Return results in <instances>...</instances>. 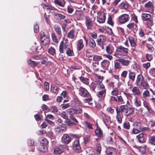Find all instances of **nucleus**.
<instances>
[{
    "instance_id": "f257e3e1",
    "label": "nucleus",
    "mask_w": 155,
    "mask_h": 155,
    "mask_svg": "<svg viewBox=\"0 0 155 155\" xmlns=\"http://www.w3.org/2000/svg\"><path fill=\"white\" fill-rule=\"evenodd\" d=\"M135 84L139 87H143L144 89H147L149 87L147 82L145 80L143 76L141 74L137 76Z\"/></svg>"
},
{
    "instance_id": "f03ea898",
    "label": "nucleus",
    "mask_w": 155,
    "mask_h": 155,
    "mask_svg": "<svg viewBox=\"0 0 155 155\" xmlns=\"http://www.w3.org/2000/svg\"><path fill=\"white\" fill-rule=\"evenodd\" d=\"M82 109L81 108L75 109L69 108L67 110V113L69 115V117L71 120L76 123H78V121L74 116V115L80 114L82 112Z\"/></svg>"
},
{
    "instance_id": "7ed1b4c3",
    "label": "nucleus",
    "mask_w": 155,
    "mask_h": 155,
    "mask_svg": "<svg viewBox=\"0 0 155 155\" xmlns=\"http://www.w3.org/2000/svg\"><path fill=\"white\" fill-rule=\"evenodd\" d=\"M120 107L121 111L124 113L125 116L130 115L134 111L132 108L128 107L127 105H121Z\"/></svg>"
},
{
    "instance_id": "20e7f679",
    "label": "nucleus",
    "mask_w": 155,
    "mask_h": 155,
    "mask_svg": "<svg viewBox=\"0 0 155 155\" xmlns=\"http://www.w3.org/2000/svg\"><path fill=\"white\" fill-rule=\"evenodd\" d=\"M69 44L70 43L67 39H66L65 42H64L63 41H61L59 47V51L60 53H64V49L66 50L69 48Z\"/></svg>"
},
{
    "instance_id": "39448f33",
    "label": "nucleus",
    "mask_w": 155,
    "mask_h": 155,
    "mask_svg": "<svg viewBox=\"0 0 155 155\" xmlns=\"http://www.w3.org/2000/svg\"><path fill=\"white\" fill-rule=\"evenodd\" d=\"M73 149L76 152L80 153L81 152L79 140L76 139L72 143Z\"/></svg>"
},
{
    "instance_id": "423d86ee",
    "label": "nucleus",
    "mask_w": 155,
    "mask_h": 155,
    "mask_svg": "<svg viewBox=\"0 0 155 155\" xmlns=\"http://www.w3.org/2000/svg\"><path fill=\"white\" fill-rule=\"evenodd\" d=\"M130 19V16L128 14H124L119 17L118 21L120 24H122L127 22Z\"/></svg>"
},
{
    "instance_id": "0eeeda50",
    "label": "nucleus",
    "mask_w": 155,
    "mask_h": 155,
    "mask_svg": "<svg viewBox=\"0 0 155 155\" xmlns=\"http://www.w3.org/2000/svg\"><path fill=\"white\" fill-rule=\"evenodd\" d=\"M72 139L69 134H64L61 138L62 143L66 144H69L71 141Z\"/></svg>"
},
{
    "instance_id": "6e6552de",
    "label": "nucleus",
    "mask_w": 155,
    "mask_h": 155,
    "mask_svg": "<svg viewBox=\"0 0 155 155\" xmlns=\"http://www.w3.org/2000/svg\"><path fill=\"white\" fill-rule=\"evenodd\" d=\"M130 57L127 56V57L124 58H120L118 59V61H120L122 65L123 66H128L131 60Z\"/></svg>"
},
{
    "instance_id": "1a4fd4ad",
    "label": "nucleus",
    "mask_w": 155,
    "mask_h": 155,
    "mask_svg": "<svg viewBox=\"0 0 155 155\" xmlns=\"http://www.w3.org/2000/svg\"><path fill=\"white\" fill-rule=\"evenodd\" d=\"M97 88L98 91L97 92L98 93L97 96H98L99 97H100L105 92L106 90L104 85L102 83H100L99 84H97Z\"/></svg>"
},
{
    "instance_id": "9d476101",
    "label": "nucleus",
    "mask_w": 155,
    "mask_h": 155,
    "mask_svg": "<svg viewBox=\"0 0 155 155\" xmlns=\"http://www.w3.org/2000/svg\"><path fill=\"white\" fill-rule=\"evenodd\" d=\"M79 94L83 97H89L90 96L89 93L87 90L81 86L79 87Z\"/></svg>"
},
{
    "instance_id": "9b49d317",
    "label": "nucleus",
    "mask_w": 155,
    "mask_h": 155,
    "mask_svg": "<svg viewBox=\"0 0 155 155\" xmlns=\"http://www.w3.org/2000/svg\"><path fill=\"white\" fill-rule=\"evenodd\" d=\"M106 16L103 12H99L97 13V22L99 23H103L105 20Z\"/></svg>"
},
{
    "instance_id": "f8f14e48",
    "label": "nucleus",
    "mask_w": 155,
    "mask_h": 155,
    "mask_svg": "<svg viewBox=\"0 0 155 155\" xmlns=\"http://www.w3.org/2000/svg\"><path fill=\"white\" fill-rule=\"evenodd\" d=\"M66 147L63 145H60L58 147H56L54 150V152L56 154H61L63 152Z\"/></svg>"
},
{
    "instance_id": "ddd939ff",
    "label": "nucleus",
    "mask_w": 155,
    "mask_h": 155,
    "mask_svg": "<svg viewBox=\"0 0 155 155\" xmlns=\"http://www.w3.org/2000/svg\"><path fill=\"white\" fill-rule=\"evenodd\" d=\"M128 49L127 48H125L122 46H118L116 49V51L117 52L127 54L128 53Z\"/></svg>"
},
{
    "instance_id": "4468645a",
    "label": "nucleus",
    "mask_w": 155,
    "mask_h": 155,
    "mask_svg": "<svg viewBox=\"0 0 155 155\" xmlns=\"http://www.w3.org/2000/svg\"><path fill=\"white\" fill-rule=\"evenodd\" d=\"M105 38L104 36L103 35H100L99 37V38L97 40V42L100 49H103L104 48V44L103 42L104 41Z\"/></svg>"
},
{
    "instance_id": "2eb2a0df",
    "label": "nucleus",
    "mask_w": 155,
    "mask_h": 155,
    "mask_svg": "<svg viewBox=\"0 0 155 155\" xmlns=\"http://www.w3.org/2000/svg\"><path fill=\"white\" fill-rule=\"evenodd\" d=\"M72 104L75 105L81 106L82 105V103L81 101L78 97L76 95H74L73 100L72 101Z\"/></svg>"
},
{
    "instance_id": "dca6fc26",
    "label": "nucleus",
    "mask_w": 155,
    "mask_h": 155,
    "mask_svg": "<svg viewBox=\"0 0 155 155\" xmlns=\"http://www.w3.org/2000/svg\"><path fill=\"white\" fill-rule=\"evenodd\" d=\"M106 153L107 155H117L116 150L112 147L107 148Z\"/></svg>"
},
{
    "instance_id": "f3484780",
    "label": "nucleus",
    "mask_w": 155,
    "mask_h": 155,
    "mask_svg": "<svg viewBox=\"0 0 155 155\" xmlns=\"http://www.w3.org/2000/svg\"><path fill=\"white\" fill-rule=\"evenodd\" d=\"M84 45L83 40L81 39L77 41V49L78 51H81L84 48Z\"/></svg>"
},
{
    "instance_id": "a211bd4d",
    "label": "nucleus",
    "mask_w": 155,
    "mask_h": 155,
    "mask_svg": "<svg viewBox=\"0 0 155 155\" xmlns=\"http://www.w3.org/2000/svg\"><path fill=\"white\" fill-rule=\"evenodd\" d=\"M85 24L87 29H90L92 27V21L88 16L85 17Z\"/></svg>"
},
{
    "instance_id": "6ab92c4d",
    "label": "nucleus",
    "mask_w": 155,
    "mask_h": 155,
    "mask_svg": "<svg viewBox=\"0 0 155 155\" xmlns=\"http://www.w3.org/2000/svg\"><path fill=\"white\" fill-rule=\"evenodd\" d=\"M132 91L133 94L134 95H136L139 96L140 95L141 93V91L139 89L138 87L135 86L133 87L132 90Z\"/></svg>"
},
{
    "instance_id": "aec40b11",
    "label": "nucleus",
    "mask_w": 155,
    "mask_h": 155,
    "mask_svg": "<svg viewBox=\"0 0 155 155\" xmlns=\"http://www.w3.org/2000/svg\"><path fill=\"white\" fill-rule=\"evenodd\" d=\"M110 64V62L107 60H104L101 63V65L103 68L107 69Z\"/></svg>"
},
{
    "instance_id": "412c9836",
    "label": "nucleus",
    "mask_w": 155,
    "mask_h": 155,
    "mask_svg": "<svg viewBox=\"0 0 155 155\" xmlns=\"http://www.w3.org/2000/svg\"><path fill=\"white\" fill-rule=\"evenodd\" d=\"M81 81L84 84L88 85L89 84V79L88 78L83 76H81L79 77Z\"/></svg>"
},
{
    "instance_id": "4be33fe9",
    "label": "nucleus",
    "mask_w": 155,
    "mask_h": 155,
    "mask_svg": "<svg viewBox=\"0 0 155 155\" xmlns=\"http://www.w3.org/2000/svg\"><path fill=\"white\" fill-rule=\"evenodd\" d=\"M128 39L131 47H134L137 46L136 42L134 38L133 37L131 36H129Z\"/></svg>"
},
{
    "instance_id": "5701e85b",
    "label": "nucleus",
    "mask_w": 155,
    "mask_h": 155,
    "mask_svg": "<svg viewBox=\"0 0 155 155\" xmlns=\"http://www.w3.org/2000/svg\"><path fill=\"white\" fill-rule=\"evenodd\" d=\"M50 37L42 38L41 39V42L44 46H46L50 43Z\"/></svg>"
},
{
    "instance_id": "b1692460",
    "label": "nucleus",
    "mask_w": 155,
    "mask_h": 155,
    "mask_svg": "<svg viewBox=\"0 0 155 155\" xmlns=\"http://www.w3.org/2000/svg\"><path fill=\"white\" fill-rule=\"evenodd\" d=\"M54 3L55 4L61 7H64L66 3L64 0H54Z\"/></svg>"
},
{
    "instance_id": "393cba45",
    "label": "nucleus",
    "mask_w": 155,
    "mask_h": 155,
    "mask_svg": "<svg viewBox=\"0 0 155 155\" xmlns=\"http://www.w3.org/2000/svg\"><path fill=\"white\" fill-rule=\"evenodd\" d=\"M104 136L105 134L103 133L102 130L97 126V137L100 139H103Z\"/></svg>"
},
{
    "instance_id": "a878e982",
    "label": "nucleus",
    "mask_w": 155,
    "mask_h": 155,
    "mask_svg": "<svg viewBox=\"0 0 155 155\" xmlns=\"http://www.w3.org/2000/svg\"><path fill=\"white\" fill-rule=\"evenodd\" d=\"M144 133H140L136 136V138L138 140L139 142L141 143H143L144 142Z\"/></svg>"
},
{
    "instance_id": "bb28decb",
    "label": "nucleus",
    "mask_w": 155,
    "mask_h": 155,
    "mask_svg": "<svg viewBox=\"0 0 155 155\" xmlns=\"http://www.w3.org/2000/svg\"><path fill=\"white\" fill-rule=\"evenodd\" d=\"M54 29L57 35L61 37L62 35V33L61 29L60 27L55 25L54 26Z\"/></svg>"
},
{
    "instance_id": "cd10ccee",
    "label": "nucleus",
    "mask_w": 155,
    "mask_h": 155,
    "mask_svg": "<svg viewBox=\"0 0 155 155\" xmlns=\"http://www.w3.org/2000/svg\"><path fill=\"white\" fill-rule=\"evenodd\" d=\"M67 36L69 38L73 39L75 37V31L73 29L71 30L68 33Z\"/></svg>"
},
{
    "instance_id": "c85d7f7f",
    "label": "nucleus",
    "mask_w": 155,
    "mask_h": 155,
    "mask_svg": "<svg viewBox=\"0 0 155 155\" xmlns=\"http://www.w3.org/2000/svg\"><path fill=\"white\" fill-rule=\"evenodd\" d=\"M54 16L56 19L58 20L64 19L66 17L64 15L58 13L55 14L54 15Z\"/></svg>"
},
{
    "instance_id": "c756f323",
    "label": "nucleus",
    "mask_w": 155,
    "mask_h": 155,
    "mask_svg": "<svg viewBox=\"0 0 155 155\" xmlns=\"http://www.w3.org/2000/svg\"><path fill=\"white\" fill-rule=\"evenodd\" d=\"M136 76V73L134 72H132L131 71H129L128 78L132 81H134Z\"/></svg>"
},
{
    "instance_id": "7c9ffc66",
    "label": "nucleus",
    "mask_w": 155,
    "mask_h": 155,
    "mask_svg": "<svg viewBox=\"0 0 155 155\" xmlns=\"http://www.w3.org/2000/svg\"><path fill=\"white\" fill-rule=\"evenodd\" d=\"M141 18L144 21H148L150 19L151 15L149 14L143 13L141 16Z\"/></svg>"
},
{
    "instance_id": "2f4dec72",
    "label": "nucleus",
    "mask_w": 155,
    "mask_h": 155,
    "mask_svg": "<svg viewBox=\"0 0 155 155\" xmlns=\"http://www.w3.org/2000/svg\"><path fill=\"white\" fill-rule=\"evenodd\" d=\"M27 63L28 65L31 67H36L37 64V63H36L35 61L30 59H28Z\"/></svg>"
},
{
    "instance_id": "473e14b6",
    "label": "nucleus",
    "mask_w": 155,
    "mask_h": 155,
    "mask_svg": "<svg viewBox=\"0 0 155 155\" xmlns=\"http://www.w3.org/2000/svg\"><path fill=\"white\" fill-rule=\"evenodd\" d=\"M103 121L105 124L107 125L111 123L110 117L106 115H104L103 117Z\"/></svg>"
},
{
    "instance_id": "72a5a7b5",
    "label": "nucleus",
    "mask_w": 155,
    "mask_h": 155,
    "mask_svg": "<svg viewBox=\"0 0 155 155\" xmlns=\"http://www.w3.org/2000/svg\"><path fill=\"white\" fill-rule=\"evenodd\" d=\"M41 145H46L48 144V141L47 139L45 137H41L39 139Z\"/></svg>"
},
{
    "instance_id": "f704fd0d",
    "label": "nucleus",
    "mask_w": 155,
    "mask_h": 155,
    "mask_svg": "<svg viewBox=\"0 0 155 155\" xmlns=\"http://www.w3.org/2000/svg\"><path fill=\"white\" fill-rule=\"evenodd\" d=\"M70 119H67L65 121V123L68 126H71L73 125H76V123L74 122H73Z\"/></svg>"
},
{
    "instance_id": "c9c22d12",
    "label": "nucleus",
    "mask_w": 155,
    "mask_h": 155,
    "mask_svg": "<svg viewBox=\"0 0 155 155\" xmlns=\"http://www.w3.org/2000/svg\"><path fill=\"white\" fill-rule=\"evenodd\" d=\"M83 13L81 11H78L76 12L75 15L77 20H81L82 18Z\"/></svg>"
},
{
    "instance_id": "e433bc0d",
    "label": "nucleus",
    "mask_w": 155,
    "mask_h": 155,
    "mask_svg": "<svg viewBox=\"0 0 155 155\" xmlns=\"http://www.w3.org/2000/svg\"><path fill=\"white\" fill-rule=\"evenodd\" d=\"M41 39L47 37H50L49 35L46 31H41L40 32Z\"/></svg>"
},
{
    "instance_id": "4c0bfd02",
    "label": "nucleus",
    "mask_w": 155,
    "mask_h": 155,
    "mask_svg": "<svg viewBox=\"0 0 155 155\" xmlns=\"http://www.w3.org/2000/svg\"><path fill=\"white\" fill-rule=\"evenodd\" d=\"M148 142L152 145H155V135H152L149 137Z\"/></svg>"
},
{
    "instance_id": "58836bf2",
    "label": "nucleus",
    "mask_w": 155,
    "mask_h": 155,
    "mask_svg": "<svg viewBox=\"0 0 155 155\" xmlns=\"http://www.w3.org/2000/svg\"><path fill=\"white\" fill-rule=\"evenodd\" d=\"M133 146L134 147L139 149L140 151L142 153H145L146 147V145H144L142 147H140L137 146L135 145L134 146Z\"/></svg>"
},
{
    "instance_id": "ea45409f",
    "label": "nucleus",
    "mask_w": 155,
    "mask_h": 155,
    "mask_svg": "<svg viewBox=\"0 0 155 155\" xmlns=\"http://www.w3.org/2000/svg\"><path fill=\"white\" fill-rule=\"evenodd\" d=\"M129 7L128 4L126 2H123L120 5V8L122 9H126Z\"/></svg>"
},
{
    "instance_id": "a19ab883",
    "label": "nucleus",
    "mask_w": 155,
    "mask_h": 155,
    "mask_svg": "<svg viewBox=\"0 0 155 155\" xmlns=\"http://www.w3.org/2000/svg\"><path fill=\"white\" fill-rule=\"evenodd\" d=\"M59 89V88L56 86H51V90L53 93L57 94H58Z\"/></svg>"
},
{
    "instance_id": "79ce46f5",
    "label": "nucleus",
    "mask_w": 155,
    "mask_h": 155,
    "mask_svg": "<svg viewBox=\"0 0 155 155\" xmlns=\"http://www.w3.org/2000/svg\"><path fill=\"white\" fill-rule=\"evenodd\" d=\"M66 54L68 55L69 56H74V53L72 49H71L69 48L66 50Z\"/></svg>"
},
{
    "instance_id": "37998d69",
    "label": "nucleus",
    "mask_w": 155,
    "mask_h": 155,
    "mask_svg": "<svg viewBox=\"0 0 155 155\" xmlns=\"http://www.w3.org/2000/svg\"><path fill=\"white\" fill-rule=\"evenodd\" d=\"M106 50L107 53L110 54L113 52V48L110 46H107L106 48Z\"/></svg>"
},
{
    "instance_id": "c03bdc74",
    "label": "nucleus",
    "mask_w": 155,
    "mask_h": 155,
    "mask_svg": "<svg viewBox=\"0 0 155 155\" xmlns=\"http://www.w3.org/2000/svg\"><path fill=\"white\" fill-rule=\"evenodd\" d=\"M51 37L52 40L54 42L57 43L58 42V39L55 33H52L51 34Z\"/></svg>"
},
{
    "instance_id": "a18cd8bd",
    "label": "nucleus",
    "mask_w": 155,
    "mask_h": 155,
    "mask_svg": "<svg viewBox=\"0 0 155 155\" xmlns=\"http://www.w3.org/2000/svg\"><path fill=\"white\" fill-rule=\"evenodd\" d=\"M48 52L50 54L54 56L56 54V51L55 49L53 47H50L48 50Z\"/></svg>"
},
{
    "instance_id": "49530a36",
    "label": "nucleus",
    "mask_w": 155,
    "mask_h": 155,
    "mask_svg": "<svg viewBox=\"0 0 155 155\" xmlns=\"http://www.w3.org/2000/svg\"><path fill=\"white\" fill-rule=\"evenodd\" d=\"M120 62L118 60H116L114 61V67L115 69H117L121 68Z\"/></svg>"
},
{
    "instance_id": "de8ad7c7",
    "label": "nucleus",
    "mask_w": 155,
    "mask_h": 155,
    "mask_svg": "<svg viewBox=\"0 0 155 155\" xmlns=\"http://www.w3.org/2000/svg\"><path fill=\"white\" fill-rule=\"evenodd\" d=\"M89 45L92 48H94L96 46V43L94 40L92 38H90L89 39Z\"/></svg>"
},
{
    "instance_id": "09e8293b",
    "label": "nucleus",
    "mask_w": 155,
    "mask_h": 155,
    "mask_svg": "<svg viewBox=\"0 0 155 155\" xmlns=\"http://www.w3.org/2000/svg\"><path fill=\"white\" fill-rule=\"evenodd\" d=\"M51 112L54 113H57L58 111L57 107L55 106H53L50 107L49 109Z\"/></svg>"
},
{
    "instance_id": "8fccbe9b",
    "label": "nucleus",
    "mask_w": 155,
    "mask_h": 155,
    "mask_svg": "<svg viewBox=\"0 0 155 155\" xmlns=\"http://www.w3.org/2000/svg\"><path fill=\"white\" fill-rule=\"evenodd\" d=\"M28 142V145L30 146H35L36 144V143L32 139H29Z\"/></svg>"
},
{
    "instance_id": "3c124183",
    "label": "nucleus",
    "mask_w": 155,
    "mask_h": 155,
    "mask_svg": "<svg viewBox=\"0 0 155 155\" xmlns=\"http://www.w3.org/2000/svg\"><path fill=\"white\" fill-rule=\"evenodd\" d=\"M137 25L134 23H130L127 25V27L130 30H132Z\"/></svg>"
},
{
    "instance_id": "603ef678",
    "label": "nucleus",
    "mask_w": 155,
    "mask_h": 155,
    "mask_svg": "<svg viewBox=\"0 0 155 155\" xmlns=\"http://www.w3.org/2000/svg\"><path fill=\"white\" fill-rule=\"evenodd\" d=\"M134 125L135 127L140 129L141 127L142 124L140 122L136 121L134 123Z\"/></svg>"
},
{
    "instance_id": "864d4df0",
    "label": "nucleus",
    "mask_w": 155,
    "mask_h": 155,
    "mask_svg": "<svg viewBox=\"0 0 155 155\" xmlns=\"http://www.w3.org/2000/svg\"><path fill=\"white\" fill-rule=\"evenodd\" d=\"M134 104L135 106L137 107H140L141 104L140 101L137 100V97H136L134 99Z\"/></svg>"
},
{
    "instance_id": "5fc2aeb1",
    "label": "nucleus",
    "mask_w": 155,
    "mask_h": 155,
    "mask_svg": "<svg viewBox=\"0 0 155 155\" xmlns=\"http://www.w3.org/2000/svg\"><path fill=\"white\" fill-rule=\"evenodd\" d=\"M153 6V3L152 2L149 1L146 3L144 5V7L145 8H151Z\"/></svg>"
},
{
    "instance_id": "6e6d98bb",
    "label": "nucleus",
    "mask_w": 155,
    "mask_h": 155,
    "mask_svg": "<svg viewBox=\"0 0 155 155\" xmlns=\"http://www.w3.org/2000/svg\"><path fill=\"white\" fill-rule=\"evenodd\" d=\"M39 148L40 150L42 152H45L47 150V148L46 145H41V146L39 147Z\"/></svg>"
},
{
    "instance_id": "4d7b16f0",
    "label": "nucleus",
    "mask_w": 155,
    "mask_h": 155,
    "mask_svg": "<svg viewBox=\"0 0 155 155\" xmlns=\"http://www.w3.org/2000/svg\"><path fill=\"white\" fill-rule=\"evenodd\" d=\"M70 69L71 71H73L74 70H79L80 69V68L79 66L73 64L70 67Z\"/></svg>"
},
{
    "instance_id": "13d9d810",
    "label": "nucleus",
    "mask_w": 155,
    "mask_h": 155,
    "mask_svg": "<svg viewBox=\"0 0 155 155\" xmlns=\"http://www.w3.org/2000/svg\"><path fill=\"white\" fill-rule=\"evenodd\" d=\"M150 92L148 90H146L143 93V97H146L150 96Z\"/></svg>"
},
{
    "instance_id": "bf43d9fd",
    "label": "nucleus",
    "mask_w": 155,
    "mask_h": 155,
    "mask_svg": "<svg viewBox=\"0 0 155 155\" xmlns=\"http://www.w3.org/2000/svg\"><path fill=\"white\" fill-rule=\"evenodd\" d=\"M116 118L119 123L121 124L122 123V118L120 114L117 115Z\"/></svg>"
},
{
    "instance_id": "052dcab7",
    "label": "nucleus",
    "mask_w": 155,
    "mask_h": 155,
    "mask_svg": "<svg viewBox=\"0 0 155 155\" xmlns=\"http://www.w3.org/2000/svg\"><path fill=\"white\" fill-rule=\"evenodd\" d=\"M37 47L35 45L31 47L30 49V52L31 53H33L35 51L37 50Z\"/></svg>"
},
{
    "instance_id": "680f3d73",
    "label": "nucleus",
    "mask_w": 155,
    "mask_h": 155,
    "mask_svg": "<svg viewBox=\"0 0 155 155\" xmlns=\"http://www.w3.org/2000/svg\"><path fill=\"white\" fill-rule=\"evenodd\" d=\"M34 117L36 121L40 120L41 119L42 117L38 114H37L34 115Z\"/></svg>"
},
{
    "instance_id": "e2e57ef3",
    "label": "nucleus",
    "mask_w": 155,
    "mask_h": 155,
    "mask_svg": "<svg viewBox=\"0 0 155 155\" xmlns=\"http://www.w3.org/2000/svg\"><path fill=\"white\" fill-rule=\"evenodd\" d=\"M124 127V128L127 130H129L130 128V124L128 122H125L123 125Z\"/></svg>"
},
{
    "instance_id": "0e129e2a",
    "label": "nucleus",
    "mask_w": 155,
    "mask_h": 155,
    "mask_svg": "<svg viewBox=\"0 0 155 155\" xmlns=\"http://www.w3.org/2000/svg\"><path fill=\"white\" fill-rule=\"evenodd\" d=\"M34 31L35 33H38L39 31V26L37 23L34 26Z\"/></svg>"
},
{
    "instance_id": "69168bd1",
    "label": "nucleus",
    "mask_w": 155,
    "mask_h": 155,
    "mask_svg": "<svg viewBox=\"0 0 155 155\" xmlns=\"http://www.w3.org/2000/svg\"><path fill=\"white\" fill-rule=\"evenodd\" d=\"M140 132V130L137 128H133L132 130V133L135 134H137Z\"/></svg>"
},
{
    "instance_id": "338daca9",
    "label": "nucleus",
    "mask_w": 155,
    "mask_h": 155,
    "mask_svg": "<svg viewBox=\"0 0 155 155\" xmlns=\"http://www.w3.org/2000/svg\"><path fill=\"white\" fill-rule=\"evenodd\" d=\"M42 100L44 101L49 100V96L47 94H44L42 96Z\"/></svg>"
},
{
    "instance_id": "774afa93",
    "label": "nucleus",
    "mask_w": 155,
    "mask_h": 155,
    "mask_svg": "<svg viewBox=\"0 0 155 155\" xmlns=\"http://www.w3.org/2000/svg\"><path fill=\"white\" fill-rule=\"evenodd\" d=\"M67 10L68 13L70 14H71L74 10V9L71 7L69 6L67 7Z\"/></svg>"
}]
</instances>
